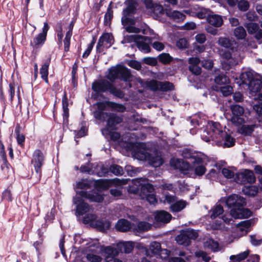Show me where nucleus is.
<instances>
[{
    "mask_svg": "<svg viewBox=\"0 0 262 262\" xmlns=\"http://www.w3.org/2000/svg\"><path fill=\"white\" fill-rule=\"evenodd\" d=\"M226 205L230 209V215L235 219H246V198L232 194L226 200Z\"/></svg>",
    "mask_w": 262,
    "mask_h": 262,
    "instance_id": "obj_1",
    "label": "nucleus"
},
{
    "mask_svg": "<svg viewBox=\"0 0 262 262\" xmlns=\"http://www.w3.org/2000/svg\"><path fill=\"white\" fill-rule=\"evenodd\" d=\"M92 89L98 96L108 91L111 94L119 99H123L125 96V93L122 90L106 79L95 80L92 83Z\"/></svg>",
    "mask_w": 262,
    "mask_h": 262,
    "instance_id": "obj_2",
    "label": "nucleus"
},
{
    "mask_svg": "<svg viewBox=\"0 0 262 262\" xmlns=\"http://www.w3.org/2000/svg\"><path fill=\"white\" fill-rule=\"evenodd\" d=\"M232 112L231 122L237 127V132L244 136H246L245 120L243 117L244 108L238 104H233L230 106Z\"/></svg>",
    "mask_w": 262,
    "mask_h": 262,
    "instance_id": "obj_3",
    "label": "nucleus"
},
{
    "mask_svg": "<svg viewBox=\"0 0 262 262\" xmlns=\"http://www.w3.org/2000/svg\"><path fill=\"white\" fill-rule=\"evenodd\" d=\"M262 78L252 70L247 71V91L249 96H256L262 88Z\"/></svg>",
    "mask_w": 262,
    "mask_h": 262,
    "instance_id": "obj_4",
    "label": "nucleus"
},
{
    "mask_svg": "<svg viewBox=\"0 0 262 262\" xmlns=\"http://www.w3.org/2000/svg\"><path fill=\"white\" fill-rule=\"evenodd\" d=\"M97 219V216L96 214L88 213L84 216L83 223L85 224H90L91 227L102 232L110 229L111 223L108 221Z\"/></svg>",
    "mask_w": 262,
    "mask_h": 262,
    "instance_id": "obj_5",
    "label": "nucleus"
},
{
    "mask_svg": "<svg viewBox=\"0 0 262 262\" xmlns=\"http://www.w3.org/2000/svg\"><path fill=\"white\" fill-rule=\"evenodd\" d=\"M155 188L152 184L150 183L142 184L140 180H135L134 184L130 186L128 192L134 194H139L143 199H145L146 194L154 191Z\"/></svg>",
    "mask_w": 262,
    "mask_h": 262,
    "instance_id": "obj_6",
    "label": "nucleus"
},
{
    "mask_svg": "<svg viewBox=\"0 0 262 262\" xmlns=\"http://www.w3.org/2000/svg\"><path fill=\"white\" fill-rule=\"evenodd\" d=\"M46 161L45 154L39 149H35L32 154L31 164L33 165L39 181L42 177V167Z\"/></svg>",
    "mask_w": 262,
    "mask_h": 262,
    "instance_id": "obj_7",
    "label": "nucleus"
},
{
    "mask_svg": "<svg viewBox=\"0 0 262 262\" xmlns=\"http://www.w3.org/2000/svg\"><path fill=\"white\" fill-rule=\"evenodd\" d=\"M198 236L199 234L195 230L187 229L181 230L175 240L179 245L188 246L190 245L191 240H195Z\"/></svg>",
    "mask_w": 262,
    "mask_h": 262,
    "instance_id": "obj_8",
    "label": "nucleus"
},
{
    "mask_svg": "<svg viewBox=\"0 0 262 262\" xmlns=\"http://www.w3.org/2000/svg\"><path fill=\"white\" fill-rule=\"evenodd\" d=\"M49 29L50 26L48 23L45 22L41 32L34 37L33 40L30 42V46L33 49H39L43 46L47 40V33Z\"/></svg>",
    "mask_w": 262,
    "mask_h": 262,
    "instance_id": "obj_9",
    "label": "nucleus"
},
{
    "mask_svg": "<svg viewBox=\"0 0 262 262\" xmlns=\"http://www.w3.org/2000/svg\"><path fill=\"white\" fill-rule=\"evenodd\" d=\"M148 87L153 91L169 92L174 90L173 84L169 81L151 80L147 83Z\"/></svg>",
    "mask_w": 262,
    "mask_h": 262,
    "instance_id": "obj_10",
    "label": "nucleus"
},
{
    "mask_svg": "<svg viewBox=\"0 0 262 262\" xmlns=\"http://www.w3.org/2000/svg\"><path fill=\"white\" fill-rule=\"evenodd\" d=\"M77 194L81 197L89 200L91 202L102 203L104 201V194L95 190L89 191L81 190L77 192Z\"/></svg>",
    "mask_w": 262,
    "mask_h": 262,
    "instance_id": "obj_11",
    "label": "nucleus"
},
{
    "mask_svg": "<svg viewBox=\"0 0 262 262\" xmlns=\"http://www.w3.org/2000/svg\"><path fill=\"white\" fill-rule=\"evenodd\" d=\"M220 133V135L213 140L218 145L223 146L224 147H231L234 145L235 140L234 138L226 131Z\"/></svg>",
    "mask_w": 262,
    "mask_h": 262,
    "instance_id": "obj_12",
    "label": "nucleus"
},
{
    "mask_svg": "<svg viewBox=\"0 0 262 262\" xmlns=\"http://www.w3.org/2000/svg\"><path fill=\"white\" fill-rule=\"evenodd\" d=\"M132 77L130 70L125 66L119 65V71L118 80L125 83L126 88L130 89L132 88Z\"/></svg>",
    "mask_w": 262,
    "mask_h": 262,
    "instance_id": "obj_13",
    "label": "nucleus"
},
{
    "mask_svg": "<svg viewBox=\"0 0 262 262\" xmlns=\"http://www.w3.org/2000/svg\"><path fill=\"white\" fill-rule=\"evenodd\" d=\"M80 195L73 198V203L76 205L75 214L81 216L90 211V206Z\"/></svg>",
    "mask_w": 262,
    "mask_h": 262,
    "instance_id": "obj_14",
    "label": "nucleus"
},
{
    "mask_svg": "<svg viewBox=\"0 0 262 262\" xmlns=\"http://www.w3.org/2000/svg\"><path fill=\"white\" fill-rule=\"evenodd\" d=\"M220 54L224 59L221 62L223 69L229 70L235 64V60L232 57V54L230 51L226 50H222L220 51Z\"/></svg>",
    "mask_w": 262,
    "mask_h": 262,
    "instance_id": "obj_15",
    "label": "nucleus"
},
{
    "mask_svg": "<svg viewBox=\"0 0 262 262\" xmlns=\"http://www.w3.org/2000/svg\"><path fill=\"white\" fill-rule=\"evenodd\" d=\"M123 121L121 117L116 114L111 113L106 120V125L104 129L105 130H114L117 129V125L120 124Z\"/></svg>",
    "mask_w": 262,
    "mask_h": 262,
    "instance_id": "obj_16",
    "label": "nucleus"
},
{
    "mask_svg": "<svg viewBox=\"0 0 262 262\" xmlns=\"http://www.w3.org/2000/svg\"><path fill=\"white\" fill-rule=\"evenodd\" d=\"M105 262H112V259L119 253L118 248L112 246L105 247L103 250Z\"/></svg>",
    "mask_w": 262,
    "mask_h": 262,
    "instance_id": "obj_17",
    "label": "nucleus"
},
{
    "mask_svg": "<svg viewBox=\"0 0 262 262\" xmlns=\"http://www.w3.org/2000/svg\"><path fill=\"white\" fill-rule=\"evenodd\" d=\"M124 4L126 7L123 10V15L132 16L136 13L137 2L135 0H126L124 2Z\"/></svg>",
    "mask_w": 262,
    "mask_h": 262,
    "instance_id": "obj_18",
    "label": "nucleus"
},
{
    "mask_svg": "<svg viewBox=\"0 0 262 262\" xmlns=\"http://www.w3.org/2000/svg\"><path fill=\"white\" fill-rule=\"evenodd\" d=\"M94 181L95 189L99 192L107 190L112 184L111 180L108 179H99Z\"/></svg>",
    "mask_w": 262,
    "mask_h": 262,
    "instance_id": "obj_19",
    "label": "nucleus"
},
{
    "mask_svg": "<svg viewBox=\"0 0 262 262\" xmlns=\"http://www.w3.org/2000/svg\"><path fill=\"white\" fill-rule=\"evenodd\" d=\"M172 215L168 212L164 210L158 211L156 212L155 220L157 222L164 224L168 223L171 220Z\"/></svg>",
    "mask_w": 262,
    "mask_h": 262,
    "instance_id": "obj_20",
    "label": "nucleus"
},
{
    "mask_svg": "<svg viewBox=\"0 0 262 262\" xmlns=\"http://www.w3.org/2000/svg\"><path fill=\"white\" fill-rule=\"evenodd\" d=\"M51 57H48L44 61L43 64L42 65L40 69V74L41 78L45 81V82L48 84V75H49V68L51 63Z\"/></svg>",
    "mask_w": 262,
    "mask_h": 262,
    "instance_id": "obj_21",
    "label": "nucleus"
},
{
    "mask_svg": "<svg viewBox=\"0 0 262 262\" xmlns=\"http://www.w3.org/2000/svg\"><path fill=\"white\" fill-rule=\"evenodd\" d=\"M247 30L249 33L254 34L257 40L262 39V30L259 28L258 24L254 23L247 24Z\"/></svg>",
    "mask_w": 262,
    "mask_h": 262,
    "instance_id": "obj_22",
    "label": "nucleus"
},
{
    "mask_svg": "<svg viewBox=\"0 0 262 262\" xmlns=\"http://www.w3.org/2000/svg\"><path fill=\"white\" fill-rule=\"evenodd\" d=\"M115 228L118 231L125 232L130 230L132 225L130 222L127 220L121 219L117 221L115 225Z\"/></svg>",
    "mask_w": 262,
    "mask_h": 262,
    "instance_id": "obj_23",
    "label": "nucleus"
},
{
    "mask_svg": "<svg viewBox=\"0 0 262 262\" xmlns=\"http://www.w3.org/2000/svg\"><path fill=\"white\" fill-rule=\"evenodd\" d=\"M134 247V243L132 241L121 242L117 244V247L119 252H124L125 253H130Z\"/></svg>",
    "mask_w": 262,
    "mask_h": 262,
    "instance_id": "obj_24",
    "label": "nucleus"
},
{
    "mask_svg": "<svg viewBox=\"0 0 262 262\" xmlns=\"http://www.w3.org/2000/svg\"><path fill=\"white\" fill-rule=\"evenodd\" d=\"M217 43L221 47L233 51L235 48L234 45L236 44V42L235 40H231L229 38L221 37L219 38Z\"/></svg>",
    "mask_w": 262,
    "mask_h": 262,
    "instance_id": "obj_25",
    "label": "nucleus"
},
{
    "mask_svg": "<svg viewBox=\"0 0 262 262\" xmlns=\"http://www.w3.org/2000/svg\"><path fill=\"white\" fill-rule=\"evenodd\" d=\"M149 250L153 255H161L163 251H165L166 256H168L169 253V251L167 249H162L161 244L156 241L150 243Z\"/></svg>",
    "mask_w": 262,
    "mask_h": 262,
    "instance_id": "obj_26",
    "label": "nucleus"
},
{
    "mask_svg": "<svg viewBox=\"0 0 262 262\" xmlns=\"http://www.w3.org/2000/svg\"><path fill=\"white\" fill-rule=\"evenodd\" d=\"M125 39L128 43L135 42L136 46L137 42H139L140 39H144L145 41H148V42H150L151 41V38L150 37L138 34L127 35L125 37Z\"/></svg>",
    "mask_w": 262,
    "mask_h": 262,
    "instance_id": "obj_27",
    "label": "nucleus"
},
{
    "mask_svg": "<svg viewBox=\"0 0 262 262\" xmlns=\"http://www.w3.org/2000/svg\"><path fill=\"white\" fill-rule=\"evenodd\" d=\"M166 14L168 17L178 22L183 21L186 18L184 14L177 10L172 11L171 10H166Z\"/></svg>",
    "mask_w": 262,
    "mask_h": 262,
    "instance_id": "obj_28",
    "label": "nucleus"
},
{
    "mask_svg": "<svg viewBox=\"0 0 262 262\" xmlns=\"http://www.w3.org/2000/svg\"><path fill=\"white\" fill-rule=\"evenodd\" d=\"M234 181L238 184L243 185L242 191L246 194V169H243L241 172H237L234 177Z\"/></svg>",
    "mask_w": 262,
    "mask_h": 262,
    "instance_id": "obj_29",
    "label": "nucleus"
},
{
    "mask_svg": "<svg viewBox=\"0 0 262 262\" xmlns=\"http://www.w3.org/2000/svg\"><path fill=\"white\" fill-rule=\"evenodd\" d=\"M209 24L215 27H220L223 24V20L221 15L214 14L209 15L207 18Z\"/></svg>",
    "mask_w": 262,
    "mask_h": 262,
    "instance_id": "obj_30",
    "label": "nucleus"
},
{
    "mask_svg": "<svg viewBox=\"0 0 262 262\" xmlns=\"http://www.w3.org/2000/svg\"><path fill=\"white\" fill-rule=\"evenodd\" d=\"M21 127L19 124L17 123L16 125L15 128V133L16 135V138L17 144L21 147L25 145V136L23 134H20V129Z\"/></svg>",
    "mask_w": 262,
    "mask_h": 262,
    "instance_id": "obj_31",
    "label": "nucleus"
},
{
    "mask_svg": "<svg viewBox=\"0 0 262 262\" xmlns=\"http://www.w3.org/2000/svg\"><path fill=\"white\" fill-rule=\"evenodd\" d=\"M175 165L176 167L182 172L188 171L191 168V165L188 162L179 159L176 160Z\"/></svg>",
    "mask_w": 262,
    "mask_h": 262,
    "instance_id": "obj_32",
    "label": "nucleus"
},
{
    "mask_svg": "<svg viewBox=\"0 0 262 262\" xmlns=\"http://www.w3.org/2000/svg\"><path fill=\"white\" fill-rule=\"evenodd\" d=\"M148 160L150 165L154 167H159L163 163V159L159 156H152L148 155Z\"/></svg>",
    "mask_w": 262,
    "mask_h": 262,
    "instance_id": "obj_33",
    "label": "nucleus"
},
{
    "mask_svg": "<svg viewBox=\"0 0 262 262\" xmlns=\"http://www.w3.org/2000/svg\"><path fill=\"white\" fill-rule=\"evenodd\" d=\"M119 71V65L116 67L111 68L109 70L108 74L106 76L110 82H114L116 80H118Z\"/></svg>",
    "mask_w": 262,
    "mask_h": 262,
    "instance_id": "obj_34",
    "label": "nucleus"
},
{
    "mask_svg": "<svg viewBox=\"0 0 262 262\" xmlns=\"http://www.w3.org/2000/svg\"><path fill=\"white\" fill-rule=\"evenodd\" d=\"M148 41H145L144 39H140L139 42H137V47L141 51H143L145 53H149L151 49L148 43H151Z\"/></svg>",
    "mask_w": 262,
    "mask_h": 262,
    "instance_id": "obj_35",
    "label": "nucleus"
},
{
    "mask_svg": "<svg viewBox=\"0 0 262 262\" xmlns=\"http://www.w3.org/2000/svg\"><path fill=\"white\" fill-rule=\"evenodd\" d=\"M186 206V203L185 201H178L171 205L170 210L173 212H178L185 208Z\"/></svg>",
    "mask_w": 262,
    "mask_h": 262,
    "instance_id": "obj_36",
    "label": "nucleus"
},
{
    "mask_svg": "<svg viewBox=\"0 0 262 262\" xmlns=\"http://www.w3.org/2000/svg\"><path fill=\"white\" fill-rule=\"evenodd\" d=\"M94 180L82 179L76 184V187L78 189H83L90 188Z\"/></svg>",
    "mask_w": 262,
    "mask_h": 262,
    "instance_id": "obj_37",
    "label": "nucleus"
},
{
    "mask_svg": "<svg viewBox=\"0 0 262 262\" xmlns=\"http://www.w3.org/2000/svg\"><path fill=\"white\" fill-rule=\"evenodd\" d=\"M112 4L111 2L107 9V11L104 15V25L105 26H110L111 24L112 19L113 18V11L112 9Z\"/></svg>",
    "mask_w": 262,
    "mask_h": 262,
    "instance_id": "obj_38",
    "label": "nucleus"
},
{
    "mask_svg": "<svg viewBox=\"0 0 262 262\" xmlns=\"http://www.w3.org/2000/svg\"><path fill=\"white\" fill-rule=\"evenodd\" d=\"M159 62L163 64H169L173 60V58L169 53H162L158 55L157 57Z\"/></svg>",
    "mask_w": 262,
    "mask_h": 262,
    "instance_id": "obj_39",
    "label": "nucleus"
},
{
    "mask_svg": "<svg viewBox=\"0 0 262 262\" xmlns=\"http://www.w3.org/2000/svg\"><path fill=\"white\" fill-rule=\"evenodd\" d=\"M110 113H111L99 111H94L93 112L94 118L96 120H99L102 122L105 121L106 119H108Z\"/></svg>",
    "mask_w": 262,
    "mask_h": 262,
    "instance_id": "obj_40",
    "label": "nucleus"
},
{
    "mask_svg": "<svg viewBox=\"0 0 262 262\" xmlns=\"http://www.w3.org/2000/svg\"><path fill=\"white\" fill-rule=\"evenodd\" d=\"M211 128L212 130V137L213 140L216 138V136L220 135V132L225 131L221 129V124L219 122H213Z\"/></svg>",
    "mask_w": 262,
    "mask_h": 262,
    "instance_id": "obj_41",
    "label": "nucleus"
},
{
    "mask_svg": "<svg viewBox=\"0 0 262 262\" xmlns=\"http://www.w3.org/2000/svg\"><path fill=\"white\" fill-rule=\"evenodd\" d=\"M229 78L224 74L221 73L214 78V82L218 85H224L229 81Z\"/></svg>",
    "mask_w": 262,
    "mask_h": 262,
    "instance_id": "obj_42",
    "label": "nucleus"
},
{
    "mask_svg": "<svg viewBox=\"0 0 262 262\" xmlns=\"http://www.w3.org/2000/svg\"><path fill=\"white\" fill-rule=\"evenodd\" d=\"M12 188V186L10 185L2 192V199L3 200H5L9 202L13 201L12 194L11 192Z\"/></svg>",
    "mask_w": 262,
    "mask_h": 262,
    "instance_id": "obj_43",
    "label": "nucleus"
},
{
    "mask_svg": "<svg viewBox=\"0 0 262 262\" xmlns=\"http://www.w3.org/2000/svg\"><path fill=\"white\" fill-rule=\"evenodd\" d=\"M234 35L238 39H243L246 37V30L243 26H238L234 29Z\"/></svg>",
    "mask_w": 262,
    "mask_h": 262,
    "instance_id": "obj_44",
    "label": "nucleus"
},
{
    "mask_svg": "<svg viewBox=\"0 0 262 262\" xmlns=\"http://www.w3.org/2000/svg\"><path fill=\"white\" fill-rule=\"evenodd\" d=\"M212 213L210 217L212 219H215L224 212V209L222 205H217L212 209Z\"/></svg>",
    "mask_w": 262,
    "mask_h": 262,
    "instance_id": "obj_45",
    "label": "nucleus"
},
{
    "mask_svg": "<svg viewBox=\"0 0 262 262\" xmlns=\"http://www.w3.org/2000/svg\"><path fill=\"white\" fill-rule=\"evenodd\" d=\"M109 170L116 176H122L124 173L122 167L117 164H112L109 168Z\"/></svg>",
    "mask_w": 262,
    "mask_h": 262,
    "instance_id": "obj_46",
    "label": "nucleus"
},
{
    "mask_svg": "<svg viewBox=\"0 0 262 262\" xmlns=\"http://www.w3.org/2000/svg\"><path fill=\"white\" fill-rule=\"evenodd\" d=\"M259 188L256 185H251L247 186V196L249 197H254L258 193Z\"/></svg>",
    "mask_w": 262,
    "mask_h": 262,
    "instance_id": "obj_47",
    "label": "nucleus"
},
{
    "mask_svg": "<svg viewBox=\"0 0 262 262\" xmlns=\"http://www.w3.org/2000/svg\"><path fill=\"white\" fill-rule=\"evenodd\" d=\"M107 106L113 109L117 110L120 112H123L125 110V107L122 104L118 103L115 102L108 101Z\"/></svg>",
    "mask_w": 262,
    "mask_h": 262,
    "instance_id": "obj_48",
    "label": "nucleus"
},
{
    "mask_svg": "<svg viewBox=\"0 0 262 262\" xmlns=\"http://www.w3.org/2000/svg\"><path fill=\"white\" fill-rule=\"evenodd\" d=\"M150 228L151 225L147 222H139L137 224V229L139 232L148 231Z\"/></svg>",
    "mask_w": 262,
    "mask_h": 262,
    "instance_id": "obj_49",
    "label": "nucleus"
},
{
    "mask_svg": "<svg viewBox=\"0 0 262 262\" xmlns=\"http://www.w3.org/2000/svg\"><path fill=\"white\" fill-rule=\"evenodd\" d=\"M246 259V251H244L237 255H232L230 256L229 262H241Z\"/></svg>",
    "mask_w": 262,
    "mask_h": 262,
    "instance_id": "obj_50",
    "label": "nucleus"
},
{
    "mask_svg": "<svg viewBox=\"0 0 262 262\" xmlns=\"http://www.w3.org/2000/svg\"><path fill=\"white\" fill-rule=\"evenodd\" d=\"M128 15H124L121 17V23L122 25L125 26H130L135 25L136 24V20L135 19L128 17Z\"/></svg>",
    "mask_w": 262,
    "mask_h": 262,
    "instance_id": "obj_51",
    "label": "nucleus"
},
{
    "mask_svg": "<svg viewBox=\"0 0 262 262\" xmlns=\"http://www.w3.org/2000/svg\"><path fill=\"white\" fill-rule=\"evenodd\" d=\"M142 61L144 63L152 67L156 66L158 64L157 57H146L143 59Z\"/></svg>",
    "mask_w": 262,
    "mask_h": 262,
    "instance_id": "obj_52",
    "label": "nucleus"
},
{
    "mask_svg": "<svg viewBox=\"0 0 262 262\" xmlns=\"http://www.w3.org/2000/svg\"><path fill=\"white\" fill-rule=\"evenodd\" d=\"M249 237L250 243L254 246H258L262 244V239L256 235H251Z\"/></svg>",
    "mask_w": 262,
    "mask_h": 262,
    "instance_id": "obj_53",
    "label": "nucleus"
},
{
    "mask_svg": "<svg viewBox=\"0 0 262 262\" xmlns=\"http://www.w3.org/2000/svg\"><path fill=\"white\" fill-rule=\"evenodd\" d=\"M233 91V88L229 85L221 87V92L224 96L230 95Z\"/></svg>",
    "mask_w": 262,
    "mask_h": 262,
    "instance_id": "obj_54",
    "label": "nucleus"
},
{
    "mask_svg": "<svg viewBox=\"0 0 262 262\" xmlns=\"http://www.w3.org/2000/svg\"><path fill=\"white\" fill-rule=\"evenodd\" d=\"M176 46L179 49H185L188 48V42L185 38H181L177 41Z\"/></svg>",
    "mask_w": 262,
    "mask_h": 262,
    "instance_id": "obj_55",
    "label": "nucleus"
},
{
    "mask_svg": "<svg viewBox=\"0 0 262 262\" xmlns=\"http://www.w3.org/2000/svg\"><path fill=\"white\" fill-rule=\"evenodd\" d=\"M256 181V177L251 169H247V183H254Z\"/></svg>",
    "mask_w": 262,
    "mask_h": 262,
    "instance_id": "obj_56",
    "label": "nucleus"
},
{
    "mask_svg": "<svg viewBox=\"0 0 262 262\" xmlns=\"http://www.w3.org/2000/svg\"><path fill=\"white\" fill-rule=\"evenodd\" d=\"M189 70L194 75L198 76L202 73V68L199 65H190Z\"/></svg>",
    "mask_w": 262,
    "mask_h": 262,
    "instance_id": "obj_57",
    "label": "nucleus"
},
{
    "mask_svg": "<svg viewBox=\"0 0 262 262\" xmlns=\"http://www.w3.org/2000/svg\"><path fill=\"white\" fill-rule=\"evenodd\" d=\"M127 64L130 68L134 69L136 70H140L142 68L141 63L139 61L136 60H130L128 62Z\"/></svg>",
    "mask_w": 262,
    "mask_h": 262,
    "instance_id": "obj_58",
    "label": "nucleus"
},
{
    "mask_svg": "<svg viewBox=\"0 0 262 262\" xmlns=\"http://www.w3.org/2000/svg\"><path fill=\"white\" fill-rule=\"evenodd\" d=\"M190 159H191V162L194 166L196 165H202L204 163L203 158L198 156H190Z\"/></svg>",
    "mask_w": 262,
    "mask_h": 262,
    "instance_id": "obj_59",
    "label": "nucleus"
},
{
    "mask_svg": "<svg viewBox=\"0 0 262 262\" xmlns=\"http://www.w3.org/2000/svg\"><path fill=\"white\" fill-rule=\"evenodd\" d=\"M206 171V168L205 166L200 165L196 166L194 168V173L198 176H202L205 174Z\"/></svg>",
    "mask_w": 262,
    "mask_h": 262,
    "instance_id": "obj_60",
    "label": "nucleus"
},
{
    "mask_svg": "<svg viewBox=\"0 0 262 262\" xmlns=\"http://www.w3.org/2000/svg\"><path fill=\"white\" fill-rule=\"evenodd\" d=\"M86 258L91 262H100L102 260L100 256L91 253L87 254Z\"/></svg>",
    "mask_w": 262,
    "mask_h": 262,
    "instance_id": "obj_61",
    "label": "nucleus"
},
{
    "mask_svg": "<svg viewBox=\"0 0 262 262\" xmlns=\"http://www.w3.org/2000/svg\"><path fill=\"white\" fill-rule=\"evenodd\" d=\"M145 199L150 204H154L157 202L156 195L152 193H149V194H146V195L145 196Z\"/></svg>",
    "mask_w": 262,
    "mask_h": 262,
    "instance_id": "obj_62",
    "label": "nucleus"
},
{
    "mask_svg": "<svg viewBox=\"0 0 262 262\" xmlns=\"http://www.w3.org/2000/svg\"><path fill=\"white\" fill-rule=\"evenodd\" d=\"M196 16L200 19H204L206 17L208 18L209 15L208 14V11L207 9H202L200 11L196 13Z\"/></svg>",
    "mask_w": 262,
    "mask_h": 262,
    "instance_id": "obj_63",
    "label": "nucleus"
},
{
    "mask_svg": "<svg viewBox=\"0 0 262 262\" xmlns=\"http://www.w3.org/2000/svg\"><path fill=\"white\" fill-rule=\"evenodd\" d=\"M222 174L224 175V176L228 179H230L234 177V172L226 168H223L222 170Z\"/></svg>",
    "mask_w": 262,
    "mask_h": 262,
    "instance_id": "obj_64",
    "label": "nucleus"
}]
</instances>
